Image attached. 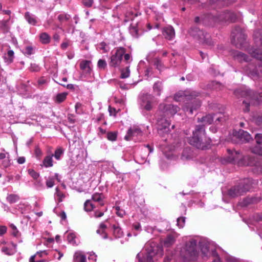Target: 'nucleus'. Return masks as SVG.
I'll return each instance as SVG.
<instances>
[{
	"label": "nucleus",
	"instance_id": "3c124183",
	"mask_svg": "<svg viewBox=\"0 0 262 262\" xmlns=\"http://www.w3.org/2000/svg\"><path fill=\"white\" fill-rule=\"evenodd\" d=\"M251 151L255 154L262 156V147H261L255 146L252 148Z\"/></svg>",
	"mask_w": 262,
	"mask_h": 262
},
{
	"label": "nucleus",
	"instance_id": "5701e85b",
	"mask_svg": "<svg viewBox=\"0 0 262 262\" xmlns=\"http://www.w3.org/2000/svg\"><path fill=\"white\" fill-rule=\"evenodd\" d=\"M179 234L176 232H173L168 234L165 239L163 241V245L166 247H169L172 246L176 242V238Z\"/></svg>",
	"mask_w": 262,
	"mask_h": 262
},
{
	"label": "nucleus",
	"instance_id": "f03ea898",
	"mask_svg": "<svg viewBox=\"0 0 262 262\" xmlns=\"http://www.w3.org/2000/svg\"><path fill=\"white\" fill-rule=\"evenodd\" d=\"M234 94L237 97H246L249 99L247 102L244 100L243 103L245 105V108L243 109L245 112L249 111L250 104L259 105L261 102L262 93L254 92L251 90L237 89L234 91Z\"/></svg>",
	"mask_w": 262,
	"mask_h": 262
},
{
	"label": "nucleus",
	"instance_id": "473e14b6",
	"mask_svg": "<svg viewBox=\"0 0 262 262\" xmlns=\"http://www.w3.org/2000/svg\"><path fill=\"white\" fill-rule=\"evenodd\" d=\"M137 258L138 259V262H154V259L146 253L145 254L138 253Z\"/></svg>",
	"mask_w": 262,
	"mask_h": 262
},
{
	"label": "nucleus",
	"instance_id": "8fccbe9b",
	"mask_svg": "<svg viewBox=\"0 0 262 262\" xmlns=\"http://www.w3.org/2000/svg\"><path fill=\"white\" fill-rule=\"evenodd\" d=\"M46 186L48 188H52L55 184L54 178L53 177H49L46 182Z\"/></svg>",
	"mask_w": 262,
	"mask_h": 262
},
{
	"label": "nucleus",
	"instance_id": "423d86ee",
	"mask_svg": "<svg viewBox=\"0 0 262 262\" xmlns=\"http://www.w3.org/2000/svg\"><path fill=\"white\" fill-rule=\"evenodd\" d=\"M253 39L255 46L249 49L250 55L262 63V30H257L254 32Z\"/></svg>",
	"mask_w": 262,
	"mask_h": 262
},
{
	"label": "nucleus",
	"instance_id": "6e6d98bb",
	"mask_svg": "<svg viewBox=\"0 0 262 262\" xmlns=\"http://www.w3.org/2000/svg\"><path fill=\"white\" fill-rule=\"evenodd\" d=\"M30 70L32 72H38L40 70V67L35 63L31 64Z\"/></svg>",
	"mask_w": 262,
	"mask_h": 262
},
{
	"label": "nucleus",
	"instance_id": "e2e57ef3",
	"mask_svg": "<svg viewBox=\"0 0 262 262\" xmlns=\"http://www.w3.org/2000/svg\"><path fill=\"white\" fill-rule=\"evenodd\" d=\"M11 228L13 230L12 235L15 237L17 236V234L18 233V231L16 227L13 224H11L10 226Z\"/></svg>",
	"mask_w": 262,
	"mask_h": 262
},
{
	"label": "nucleus",
	"instance_id": "052dcab7",
	"mask_svg": "<svg viewBox=\"0 0 262 262\" xmlns=\"http://www.w3.org/2000/svg\"><path fill=\"white\" fill-rule=\"evenodd\" d=\"M255 139L256 140V142L258 144H262V134H256L255 136Z\"/></svg>",
	"mask_w": 262,
	"mask_h": 262
},
{
	"label": "nucleus",
	"instance_id": "f257e3e1",
	"mask_svg": "<svg viewBox=\"0 0 262 262\" xmlns=\"http://www.w3.org/2000/svg\"><path fill=\"white\" fill-rule=\"evenodd\" d=\"M188 143L198 149L206 150L210 148L211 140L206 136L204 125H196L189 138Z\"/></svg>",
	"mask_w": 262,
	"mask_h": 262
},
{
	"label": "nucleus",
	"instance_id": "393cba45",
	"mask_svg": "<svg viewBox=\"0 0 262 262\" xmlns=\"http://www.w3.org/2000/svg\"><path fill=\"white\" fill-rule=\"evenodd\" d=\"M24 17L26 21L31 25L36 26L38 23L37 18L29 12H26L24 14Z\"/></svg>",
	"mask_w": 262,
	"mask_h": 262
},
{
	"label": "nucleus",
	"instance_id": "a878e982",
	"mask_svg": "<svg viewBox=\"0 0 262 262\" xmlns=\"http://www.w3.org/2000/svg\"><path fill=\"white\" fill-rule=\"evenodd\" d=\"M214 116H215V115H206V116L202 117L201 118H198V122H202L203 123L202 125H204V126L205 127V125L211 124L213 122Z\"/></svg>",
	"mask_w": 262,
	"mask_h": 262
},
{
	"label": "nucleus",
	"instance_id": "0e129e2a",
	"mask_svg": "<svg viewBox=\"0 0 262 262\" xmlns=\"http://www.w3.org/2000/svg\"><path fill=\"white\" fill-rule=\"evenodd\" d=\"M56 190L57 196L59 197V202H61L62 201V198H64L65 197V195L59 191L58 188L57 187L56 188Z\"/></svg>",
	"mask_w": 262,
	"mask_h": 262
},
{
	"label": "nucleus",
	"instance_id": "09e8293b",
	"mask_svg": "<svg viewBox=\"0 0 262 262\" xmlns=\"http://www.w3.org/2000/svg\"><path fill=\"white\" fill-rule=\"evenodd\" d=\"M58 19L60 22L68 21L70 18V16L67 14H60L58 16Z\"/></svg>",
	"mask_w": 262,
	"mask_h": 262
},
{
	"label": "nucleus",
	"instance_id": "4be33fe9",
	"mask_svg": "<svg viewBox=\"0 0 262 262\" xmlns=\"http://www.w3.org/2000/svg\"><path fill=\"white\" fill-rule=\"evenodd\" d=\"M162 33L164 38L168 40H172L175 36L174 29L171 26H168L163 28Z\"/></svg>",
	"mask_w": 262,
	"mask_h": 262
},
{
	"label": "nucleus",
	"instance_id": "4d7b16f0",
	"mask_svg": "<svg viewBox=\"0 0 262 262\" xmlns=\"http://www.w3.org/2000/svg\"><path fill=\"white\" fill-rule=\"evenodd\" d=\"M2 251L8 255H11L13 253V252H12V251L7 247H2Z\"/></svg>",
	"mask_w": 262,
	"mask_h": 262
},
{
	"label": "nucleus",
	"instance_id": "cd10ccee",
	"mask_svg": "<svg viewBox=\"0 0 262 262\" xmlns=\"http://www.w3.org/2000/svg\"><path fill=\"white\" fill-rule=\"evenodd\" d=\"M91 64V61L86 60H83L80 63V68L82 70H85L86 73L90 74L92 71Z\"/></svg>",
	"mask_w": 262,
	"mask_h": 262
},
{
	"label": "nucleus",
	"instance_id": "79ce46f5",
	"mask_svg": "<svg viewBox=\"0 0 262 262\" xmlns=\"http://www.w3.org/2000/svg\"><path fill=\"white\" fill-rule=\"evenodd\" d=\"M63 152L64 149L62 147H59L55 150L54 154L52 155L56 160H59L60 159V157L63 154Z\"/></svg>",
	"mask_w": 262,
	"mask_h": 262
},
{
	"label": "nucleus",
	"instance_id": "ddd939ff",
	"mask_svg": "<svg viewBox=\"0 0 262 262\" xmlns=\"http://www.w3.org/2000/svg\"><path fill=\"white\" fill-rule=\"evenodd\" d=\"M244 160L247 161L244 165L250 166H254L257 167L259 169V173L262 174V161L261 159H259L257 157L254 156H247L244 158Z\"/></svg>",
	"mask_w": 262,
	"mask_h": 262
},
{
	"label": "nucleus",
	"instance_id": "6e6552de",
	"mask_svg": "<svg viewBox=\"0 0 262 262\" xmlns=\"http://www.w3.org/2000/svg\"><path fill=\"white\" fill-rule=\"evenodd\" d=\"M126 52V49L123 47H118L116 49L114 53L112 52L108 64L111 68H117L120 66L123 59V56Z\"/></svg>",
	"mask_w": 262,
	"mask_h": 262
},
{
	"label": "nucleus",
	"instance_id": "a19ab883",
	"mask_svg": "<svg viewBox=\"0 0 262 262\" xmlns=\"http://www.w3.org/2000/svg\"><path fill=\"white\" fill-rule=\"evenodd\" d=\"M154 64L159 71H161L164 69V65L161 60L159 58H155L154 59Z\"/></svg>",
	"mask_w": 262,
	"mask_h": 262
},
{
	"label": "nucleus",
	"instance_id": "dca6fc26",
	"mask_svg": "<svg viewBox=\"0 0 262 262\" xmlns=\"http://www.w3.org/2000/svg\"><path fill=\"white\" fill-rule=\"evenodd\" d=\"M202 24L205 26H212L215 23H218L217 15L211 14H205L201 16Z\"/></svg>",
	"mask_w": 262,
	"mask_h": 262
},
{
	"label": "nucleus",
	"instance_id": "ea45409f",
	"mask_svg": "<svg viewBox=\"0 0 262 262\" xmlns=\"http://www.w3.org/2000/svg\"><path fill=\"white\" fill-rule=\"evenodd\" d=\"M130 75V70L129 66L126 67L124 69H122L121 70V76L120 78L122 79H125L128 78Z\"/></svg>",
	"mask_w": 262,
	"mask_h": 262
},
{
	"label": "nucleus",
	"instance_id": "c9c22d12",
	"mask_svg": "<svg viewBox=\"0 0 262 262\" xmlns=\"http://www.w3.org/2000/svg\"><path fill=\"white\" fill-rule=\"evenodd\" d=\"M20 199V197L18 195L15 194H8L7 196L6 200L8 203L10 204H13L17 201H18Z\"/></svg>",
	"mask_w": 262,
	"mask_h": 262
},
{
	"label": "nucleus",
	"instance_id": "9b49d317",
	"mask_svg": "<svg viewBox=\"0 0 262 262\" xmlns=\"http://www.w3.org/2000/svg\"><path fill=\"white\" fill-rule=\"evenodd\" d=\"M218 23H234L237 19V16L234 12L225 10L217 15Z\"/></svg>",
	"mask_w": 262,
	"mask_h": 262
},
{
	"label": "nucleus",
	"instance_id": "c756f323",
	"mask_svg": "<svg viewBox=\"0 0 262 262\" xmlns=\"http://www.w3.org/2000/svg\"><path fill=\"white\" fill-rule=\"evenodd\" d=\"M104 195L102 193H95L92 196V200L96 202H98L100 206L104 205Z\"/></svg>",
	"mask_w": 262,
	"mask_h": 262
},
{
	"label": "nucleus",
	"instance_id": "e433bc0d",
	"mask_svg": "<svg viewBox=\"0 0 262 262\" xmlns=\"http://www.w3.org/2000/svg\"><path fill=\"white\" fill-rule=\"evenodd\" d=\"M74 260L75 262H86V256L80 252H76L74 255Z\"/></svg>",
	"mask_w": 262,
	"mask_h": 262
},
{
	"label": "nucleus",
	"instance_id": "a18cd8bd",
	"mask_svg": "<svg viewBox=\"0 0 262 262\" xmlns=\"http://www.w3.org/2000/svg\"><path fill=\"white\" fill-rule=\"evenodd\" d=\"M76 235L74 233H69L67 236V239L70 244L72 245H76L75 241Z\"/></svg>",
	"mask_w": 262,
	"mask_h": 262
},
{
	"label": "nucleus",
	"instance_id": "1a4fd4ad",
	"mask_svg": "<svg viewBox=\"0 0 262 262\" xmlns=\"http://www.w3.org/2000/svg\"><path fill=\"white\" fill-rule=\"evenodd\" d=\"M245 71L248 76L254 80L262 78V65L260 64H249Z\"/></svg>",
	"mask_w": 262,
	"mask_h": 262
},
{
	"label": "nucleus",
	"instance_id": "f704fd0d",
	"mask_svg": "<svg viewBox=\"0 0 262 262\" xmlns=\"http://www.w3.org/2000/svg\"><path fill=\"white\" fill-rule=\"evenodd\" d=\"M67 95L68 93L67 92L58 93L55 97L54 101L58 104L61 103L66 99Z\"/></svg>",
	"mask_w": 262,
	"mask_h": 262
},
{
	"label": "nucleus",
	"instance_id": "774afa93",
	"mask_svg": "<svg viewBox=\"0 0 262 262\" xmlns=\"http://www.w3.org/2000/svg\"><path fill=\"white\" fill-rule=\"evenodd\" d=\"M104 214V212L102 211H99L98 210H96L94 212V216L96 218L100 217L102 216Z\"/></svg>",
	"mask_w": 262,
	"mask_h": 262
},
{
	"label": "nucleus",
	"instance_id": "49530a36",
	"mask_svg": "<svg viewBox=\"0 0 262 262\" xmlns=\"http://www.w3.org/2000/svg\"><path fill=\"white\" fill-rule=\"evenodd\" d=\"M117 134L116 132H110L107 134V138L108 140L114 141L117 139Z\"/></svg>",
	"mask_w": 262,
	"mask_h": 262
},
{
	"label": "nucleus",
	"instance_id": "c85d7f7f",
	"mask_svg": "<svg viewBox=\"0 0 262 262\" xmlns=\"http://www.w3.org/2000/svg\"><path fill=\"white\" fill-rule=\"evenodd\" d=\"M53 155H48L45 157L42 161V164H40L41 167L46 168L51 167L53 165Z\"/></svg>",
	"mask_w": 262,
	"mask_h": 262
},
{
	"label": "nucleus",
	"instance_id": "de8ad7c7",
	"mask_svg": "<svg viewBox=\"0 0 262 262\" xmlns=\"http://www.w3.org/2000/svg\"><path fill=\"white\" fill-rule=\"evenodd\" d=\"M129 31L132 35L136 37H138V30L136 26L130 25L129 27Z\"/></svg>",
	"mask_w": 262,
	"mask_h": 262
},
{
	"label": "nucleus",
	"instance_id": "9d476101",
	"mask_svg": "<svg viewBox=\"0 0 262 262\" xmlns=\"http://www.w3.org/2000/svg\"><path fill=\"white\" fill-rule=\"evenodd\" d=\"M180 108L177 105L172 104L161 103L159 105L158 112L161 115L173 116L176 114Z\"/></svg>",
	"mask_w": 262,
	"mask_h": 262
},
{
	"label": "nucleus",
	"instance_id": "5fc2aeb1",
	"mask_svg": "<svg viewBox=\"0 0 262 262\" xmlns=\"http://www.w3.org/2000/svg\"><path fill=\"white\" fill-rule=\"evenodd\" d=\"M35 155L37 158L40 159L42 155V152L38 146H36L35 148Z\"/></svg>",
	"mask_w": 262,
	"mask_h": 262
},
{
	"label": "nucleus",
	"instance_id": "4468645a",
	"mask_svg": "<svg viewBox=\"0 0 262 262\" xmlns=\"http://www.w3.org/2000/svg\"><path fill=\"white\" fill-rule=\"evenodd\" d=\"M196 244V241L194 239L190 241L186 244L185 250L186 254L190 258L195 257L198 254Z\"/></svg>",
	"mask_w": 262,
	"mask_h": 262
},
{
	"label": "nucleus",
	"instance_id": "2eb2a0df",
	"mask_svg": "<svg viewBox=\"0 0 262 262\" xmlns=\"http://www.w3.org/2000/svg\"><path fill=\"white\" fill-rule=\"evenodd\" d=\"M157 125L158 126L159 134H161L162 132L168 133L170 131V122L164 118H158L157 120Z\"/></svg>",
	"mask_w": 262,
	"mask_h": 262
},
{
	"label": "nucleus",
	"instance_id": "6ab92c4d",
	"mask_svg": "<svg viewBox=\"0 0 262 262\" xmlns=\"http://www.w3.org/2000/svg\"><path fill=\"white\" fill-rule=\"evenodd\" d=\"M236 2V0H210L209 4L211 9H215L217 7H221L231 5Z\"/></svg>",
	"mask_w": 262,
	"mask_h": 262
},
{
	"label": "nucleus",
	"instance_id": "c03bdc74",
	"mask_svg": "<svg viewBox=\"0 0 262 262\" xmlns=\"http://www.w3.org/2000/svg\"><path fill=\"white\" fill-rule=\"evenodd\" d=\"M185 217H179L177 219V226L179 228H182L184 227L185 224Z\"/></svg>",
	"mask_w": 262,
	"mask_h": 262
},
{
	"label": "nucleus",
	"instance_id": "7ed1b4c3",
	"mask_svg": "<svg viewBox=\"0 0 262 262\" xmlns=\"http://www.w3.org/2000/svg\"><path fill=\"white\" fill-rule=\"evenodd\" d=\"M253 180L251 178H245L238 184L230 188L228 191V195L230 198H236L244 195L249 191L252 187Z\"/></svg>",
	"mask_w": 262,
	"mask_h": 262
},
{
	"label": "nucleus",
	"instance_id": "338daca9",
	"mask_svg": "<svg viewBox=\"0 0 262 262\" xmlns=\"http://www.w3.org/2000/svg\"><path fill=\"white\" fill-rule=\"evenodd\" d=\"M100 49L103 51L104 53H106L107 52V50L106 48V43L105 42H102L100 44Z\"/></svg>",
	"mask_w": 262,
	"mask_h": 262
},
{
	"label": "nucleus",
	"instance_id": "412c9836",
	"mask_svg": "<svg viewBox=\"0 0 262 262\" xmlns=\"http://www.w3.org/2000/svg\"><path fill=\"white\" fill-rule=\"evenodd\" d=\"M234 136L242 142H248L252 139L251 135L243 129H239L238 132L234 133Z\"/></svg>",
	"mask_w": 262,
	"mask_h": 262
},
{
	"label": "nucleus",
	"instance_id": "bb28decb",
	"mask_svg": "<svg viewBox=\"0 0 262 262\" xmlns=\"http://www.w3.org/2000/svg\"><path fill=\"white\" fill-rule=\"evenodd\" d=\"M153 92L157 96H160L163 89V82L160 81H157L153 85Z\"/></svg>",
	"mask_w": 262,
	"mask_h": 262
},
{
	"label": "nucleus",
	"instance_id": "37998d69",
	"mask_svg": "<svg viewBox=\"0 0 262 262\" xmlns=\"http://www.w3.org/2000/svg\"><path fill=\"white\" fill-rule=\"evenodd\" d=\"M97 67L99 69L104 70L107 67L106 61L104 59H99L97 62Z\"/></svg>",
	"mask_w": 262,
	"mask_h": 262
},
{
	"label": "nucleus",
	"instance_id": "b1692460",
	"mask_svg": "<svg viewBox=\"0 0 262 262\" xmlns=\"http://www.w3.org/2000/svg\"><path fill=\"white\" fill-rule=\"evenodd\" d=\"M10 17L7 19L0 20V31L4 34H7L10 31Z\"/></svg>",
	"mask_w": 262,
	"mask_h": 262
},
{
	"label": "nucleus",
	"instance_id": "bf43d9fd",
	"mask_svg": "<svg viewBox=\"0 0 262 262\" xmlns=\"http://www.w3.org/2000/svg\"><path fill=\"white\" fill-rule=\"evenodd\" d=\"M67 119L68 120V122L71 124H74L76 122L75 116L73 114H68Z\"/></svg>",
	"mask_w": 262,
	"mask_h": 262
},
{
	"label": "nucleus",
	"instance_id": "603ef678",
	"mask_svg": "<svg viewBox=\"0 0 262 262\" xmlns=\"http://www.w3.org/2000/svg\"><path fill=\"white\" fill-rule=\"evenodd\" d=\"M28 173L35 180L37 179L39 177V174L33 169H28Z\"/></svg>",
	"mask_w": 262,
	"mask_h": 262
},
{
	"label": "nucleus",
	"instance_id": "69168bd1",
	"mask_svg": "<svg viewBox=\"0 0 262 262\" xmlns=\"http://www.w3.org/2000/svg\"><path fill=\"white\" fill-rule=\"evenodd\" d=\"M7 228L5 226H0V235H3L7 232Z\"/></svg>",
	"mask_w": 262,
	"mask_h": 262
},
{
	"label": "nucleus",
	"instance_id": "4c0bfd02",
	"mask_svg": "<svg viewBox=\"0 0 262 262\" xmlns=\"http://www.w3.org/2000/svg\"><path fill=\"white\" fill-rule=\"evenodd\" d=\"M23 53L27 56L34 54L35 53V48L31 46H26L24 49Z\"/></svg>",
	"mask_w": 262,
	"mask_h": 262
},
{
	"label": "nucleus",
	"instance_id": "a211bd4d",
	"mask_svg": "<svg viewBox=\"0 0 262 262\" xmlns=\"http://www.w3.org/2000/svg\"><path fill=\"white\" fill-rule=\"evenodd\" d=\"M229 156L227 157V161L230 163H239V161L243 158V156L239 151L235 150L227 149Z\"/></svg>",
	"mask_w": 262,
	"mask_h": 262
},
{
	"label": "nucleus",
	"instance_id": "aec40b11",
	"mask_svg": "<svg viewBox=\"0 0 262 262\" xmlns=\"http://www.w3.org/2000/svg\"><path fill=\"white\" fill-rule=\"evenodd\" d=\"M146 246V252L148 256L154 259V257L161 251V248L156 243H151L150 246Z\"/></svg>",
	"mask_w": 262,
	"mask_h": 262
},
{
	"label": "nucleus",
	"instance_id": "58836bf2",
	"mask_svg": "<svg viewBox=\"0 0 262 262\" xmlns=\"http://www.w3.org/2000/svg\"><path fill=\"white\" fill-rule=\"evenodd\" d=\"M128 134H131V135L133 136H137L138 135H142V131L141 129L138 127H130L128 130Z\"/></svg>",
	"mask_w": 262,
	"mask_h": 262
},
{
	"label": "nucleus",
	"instance_id": "f8f14e48",
	"mask_svg": "<svg viewBox=\"0 0 262 262\" xmlns=\"http://www.w3.org/2000/svg\"><path fill=\"white\" fill-rule=\"evenodd\" d=\"M153 100L154 96L151 94L147 93L143 94L141 97V107L147 111H150L152 108L151 103Z\"/></svg>",
	"mask_w": 262,
	"mask_h": 262
},
{
	"label": "nucleus",
	"instance_id": "0eeeda50",
	"mask_svg": "<svg viewBox=\"0 0 262 262\" xmlns=\"http://www.w3.org/2000/svg\"><path fill=\"white\" fill-rule=\"evenodd\" d=\"M246 35L243 29L235 26L231 33V43L237 48H241L246 43Z\"/></svg>",
	"mask_w": 262,
	"mask_h": 262
},
{
	"label": "nucleus",
	"instance_id": "13d9d810",
	"mask_svg": "<svg viewBox=\"0 0 262 262\" xmlns=\"http://www.w3.org/2000/svg\"><path fill=\"white\" fill-rule=\"evenodd\" d=\"M82 3L84 6L86 7H91L93 3V0H82Z\"/></svg>",
	"mask_w": 262,
	"mask_h": 262
},
{
	"label": "nucleus",
	"instance_id": "7c9ffc66",
	"mask_svg": "<svg viewBox=\"0 0 262 262\" xmlns=\"http://www.w3.org/2000/svg\"><path fill=\"white\" fill-rule=\"evenodd\" d=\"M113 234L116 238H120L123 235V232L119 225H113Z\"/></svg>",
	"mask_w": 262,
	"mask_h": 262
},
{
	"label": "nucleus",
	"instance_id": "f3484780",
	"mask_svg": "<svg viewBox=\"0 0 262 262\" xmlns=\"http://www.w3.org/2000/svg\"><path fill=\"white\" fill-rule=\"evenodd\" d=\"M231 55L234 60H237L240 63L243 62H248L250 61L249 57L247 54L239 51H232Z\"/></svg>",
	"mask_w": 262,
	"mask_h": 262
},
{
	"label": "nucleus",
	"instance_id": "72a5a7b5",
	"mask_svg": "<svg viewBox=\"0 0 262 262\" xmlns=\"http://www.w3.org/2000/svg\"><path fill=\"white\" fill-rule=\"evenodd\" d=\"M39 39L42 44H48L51 41L50 35L46 32H43L39 35Z\"/></svg>",
	"mask_w": 262,
	"mask_h": 262
},
{
	"label": "nucleus",
	"instance_id": "864d4df0",
	"mask_svg": "<svg viewBox=\"0 0 262 262\" xmlns=\"http://www.w3.org/2000/svg\"><path fill=\"white\" fill-rule=\"evenodd\" d=\"M190 151V149L185 148L184 149L182 154V158L184 159H189L191 158V155L188 154V151Z\"/></svg>",
	"mask_w": 262,
	"mask_h": 262
},
{
	"label": "nucleus",
	"instance_id": "2f4dec72",
	"mask_svg": "<svg viewBox=\"0 0 262 262\" xmlns=\"http://www.w3.org/2000/svg\"><path fill=\"white\" fill-rule=\"evenodd\" d=\"M106 228V225L102 223L100 224L99 229L96 231L97 233L101 235L104 239H106L108 237L107 234L105 231Z\"/></svg>",
	"mask_w": 262,
	"mask_h": 262
},
{
	"label": "nucleus",
	"instance_id": "39448f33",
	"mask_svg": "<svg viewBox=\"0 0 262 262\" xmlns=\"http://www.w3.org/2000/svg\"><path fill=\"white\" fill-rule=\"evenodd\" d=\"M200 93L196 92H191L189 93L186 92L184 93V97L185 99L190 100V102H187L183 106V110L188 114L192 115L193 111L197 110L201 106V102L200 100L196 99L199 96Z\"/></svg>",
	"mask_w": 262,
	"mask_h": 262
},
{
	"label": "nucleus",
	"instance_id": "20e7f679",
	"mask_svg": "<svg viewBox=\"0 0 262 262\" xmlns=\"http://www.w3.org/2000/svg\"><path fill=\"white\" fill-rule=\"evenodd\" d=\"M188 33L191 36L203 45L209 47L214 46L213 41L212 40L210 35L203 30H201L196 26L190 27Z\"/></svg>",
	"mask_w": 262,
	"mask_h": 262
},
{
	"label": "nucleus",
	"instance_id": "680f3d73",
	"mask_svg": "<svg viewBox=\"0 0 262 262\" xmlns=\"http://www.w3.org/2000/svg\"><path fill=\"white\" fill-rule=\"evenodd\" d=\"M59 84L67 88V89L71 90H75V86L73 84H68L67 85H66L64 83H58Z\"/></svg>",
	"mask_w": 262,
	"mask_h": 262
}]
</instances>
